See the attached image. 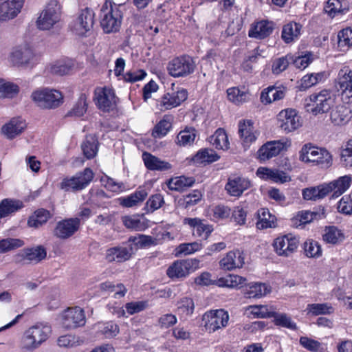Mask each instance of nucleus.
Instances as JSON below:
<instances>
[{
	"label": "nucleus",
	"mask_w": 352,
	"mask_h": 352,
	"mask_svg": "<svg viewBox=\"0 0 352 352\" xmlns=\"http://www.w3.org/2000/svg\"><path fill=\"white\" fill-rule=\"evenodd\" d=\"M96 327L98 332L107 338H111L116 336L120 331L118 325L111 321L104 323H98Z\"/></svg>",
	"instance_id": "nucleus-50"
},
{
	"label": "nucleus",
	"mask_w": 352,
	"mask_h": 352,
	"mask_svg": "<svg viewBox=\"0 0 352 352\" xmlns=\"http://www.w3.org/2000/svg\"><path fill=\"white\" fill-rule=\"evenodd\" d=\"M94 176L92 170L86 168L71 177L64 178L60 183V188L65 191H80L89 186Z\"/></svg>",
	"instance_id": "nucleus-9"
},
{
	"label": "nucleus",
	"mask_w": 352,
	"mask_h": 352,
	"mask_svg": "<svg viewBox=\"0 0 352 352\" xmlns=\"http://www.w3.org/2000/svg\"><path fill=\"white\" fill-rule=\"evenodd\" d=\"M210 139V143L217 149L226 150L229 148L228 138L223 129H218Z\"/></svg>",
	"instance_id": "nucleus-42"
},
{
	"label": "nucleus",
	"mask_w": 352,
	"mask_h": 352,
	"mask_svg": "<svg viewBox=\"0 0 352 352\" xmlns=\"http://www.w3.org/2000/svg\"><path fill=\"white\" fill-rule=\"evenodd\" d=\"M340 160L345 167H352V140H349L342 147Z\"/></svg>",
	"instance_id": "nucleus-61"
},
{
	"label": "nucleus",
	"mask_w": 352,
	"mask_h": 352,
	"mask_svg": "<svg viewBox=\"0 0 352 352\" xmlns=\"http://www.w3.org/2000/svg\"><path fill=\"white\" fill-rule=\"evenodd\" d=\"M52 333V328L47 324L37 323L28 328L23 333L21 346L27 351H33L38 349L47 341Z\"/></svg>",
	"instance_id": "nucleus-1"
},
{
	"label": "nucleus",
	"mask_w": 352,
	"mask_h": 352,
	"mask_svg": "<svg viewBox=\"0 0 352 352\" xmlns=\"http://www.w3.org/2000/svg\"><path fill=\"white\" fill-rule=\"evenodd\" d=\"M322 238L328 243L336 244L342 240L343 234L336 227L329 226L325 228Z\"/></svg>",
	"instance_id": "nucleus-53"
},
{
	"label": "nucleus",
	"mask_w": 352,
	"mask_h": 352,
	"mask_svg": "<svg viewBox=\"0 0 352 352\" xmlns=\"http://www.w3.org/2000/svg\"><path fill=\"white\" fill-rule=\"evenodd\" d=\"M272 317L274 322L277 326L285 327L292 330L297 329L296 324L292 321V318L285 314H279L273 311Z\"/></svg>",
	"instance_id": "nucleus-51"
},
{
	"label": "nucleus",
	"mask_w": 352,
	"mask_h": 352,
	"mask_svg": "<svg viewBox=\"0 0 352 352\" xmlns=\"http://www.w3.org/2000/svg\"><path fill=\"white\" fill-rule=\"evenodd\" d=\"M204 327L210 332L226 327L229 321V314L223 309L210 310L203 316Z\"/></svg>",
	"instance_id": "nucleus-13"
},
{
	"label": "nucleus",
	"mask_w": 352,
	"mask_h": 352,
	"mask_svg": "<svg viewBox=\"0 0 352 352\" xmlns=\"http://www.w3.org/2000/svg\"><path fill=\"white\" fill-rule=\"evenodd\" d=\"M304 252L308 258H318L322 255V249L318 241L309 239L304 243Z\"/></svg>",
	"instance_id": "nucleus-52"
},
{
	"label": "nucleus",
	"mask_w": 352,
	"mask_h": 352,
	"mask_svg": "<svg viewBox=\"0 0 352 352\" xmlns=\"http://www.w3.org/2000/svg\"><path fill=\"white\" fill-rule=\"evenodd\" d=\"M142 160L145 166L151 170L167 171L172 168V165L169 162L162 160L148 152L142 153Z\"/></svg>",
	"instance_id": "nucleus-28"
},
{
	"label": "nucleus",
	"mask_w": 352,
	"mask_h": 352,
	"mask_svg": "<svg viewBox=\"0 0 352 352\" xmlns=\"http://www.w3.org/2000/svg\"><path fill=\"white\" fill-rule=\"evenodd\" d=\"M302 30V25L290 22L283 27L281 37L286 43H290L298 39Z\"/></svg>",
	"instance_id": "nucleus-32"
},
{
	"label": "nucleus",
	"mask_w": 352,
	"mask_h": 352,
	"mask_svg": "<svg viewBox=\"0 0 352 352\" xmlns=\"http://www.w3.org/2000/svg\"><path fill=\"white\" fill-rule=\"evenodd\" d=\"M247 209L243 206H235L232 212V220L237 225L243 226L246 223Z\"/></svg>",
	"instance_id": "nucleus-62"
},
{
	"label": "nucleus",
	"mask_w": 352,
	"mask_h": 352,
	"mask_svg": "<svg viewBox=\"0 0 352 352\" xmlns=\"http://www.w3.org/2000/svg\"><path fill=\"white\" fill-rule=\"evenodd\" d=\"M297 217L300 224L309 223L314 220L321 219L325 217V210L324 208L320 207L316 210H303L299 212Z\"/></svg>",
	"instance_id": "nucleus-36"
},
{
	"label": "nucleus",
	"mask_w": 352,
	"mask_h": 352,
	"mask_svg": "<svg viewBox=\"0 0 352 352\" xmlns=\"http://www.w3.org/2000/svg\"><path fill=\"white\" fill-rule=\"evenodd\" d=\"M338 46L342 52H346L352 47V30L351 28H345L338 32Z\"/></svg>",
	"instance_id": "nucleus-45"
},
{
	"label": "nucleus",
	"mask_w": 352,
	"mask_h": 352,
	"mask_svg": "<svg viewBox=\"0 0 352 352\" xmlns=\"http://www.w3.org/2000/svg\"><path fill=\"white\" fill-rule=\"evenodd\" d=\"M188 93L186 89H181L177 91L164 94L158 102L157 106L161 111L170 109L179 106L187 99Z\"/></svg>",
	"instance_id": "nucleus-19"
},
{
	"label": "nucleus",
	"mask_w": 352,
	"mask_h": 352,
	"mask_svg": "<svg viewBox=\"0 0 352 352\" xmlns=\"http://www.w3.org/2000/svg\"><path fill=\"white\" fill-rule=\"evenodd\" d=\"M306 311L307 314L318 316L330 314L333 312V308L329 303H313L307 305Z\"/></svg>",
	"instance_id": "nucleus-47"
},
{
	"label": "nucleus",
	"mask_w": 352,
	"mask_h": 352,
	"mask_svg": "<svg viewBox=\"0 0 352 352\" xmlns=\"http://www.w3.org/2000/svg\"><path fill=\"white\" fill-rule=\"evenodd\" d=\"M31 98L41 109H56L63 102V96L60 91L47 87L35 90L32 92Z\"/></svg>",
	"instance_id": "nucleus-6"
},
{
	"label": "nucleus",
	"mask_w": 352,
	"mask_h": 352,
	"mask_svg": "<svg viewBox=\"0 0 352 352\" xmlns=\"http://www.w3.org/2000/svg\"><path fill=\"white\" fill-rule=\"evenodd\" d=\"M184 224L188 225L193 228V234L206 239L212 232V226L204 223L199 218H184Z\"/></svg>",
	"instance_id": "nucleus-27"
},
{
	"label": "nucleus",
	"mask_w": 352,
	"mask_h": 352,
	"mask_svg": "<svg viewBox=\"0 0 352 352\" xmlns=\"http://www.w3.org/2000/svg\"><path fill=\"white\" fill-rule=\"evenodd\" d=\"M243 253L240 250L228 252L219 261L220 268L231 271L243 267L245 261Z\"/></svg>",
	"instance_id": "nucleus-22"
},
{
	"label": "nucleus",
	"mask_w": 352,
	"mask_h": 352,
	"mask_svg": "<svg viewBox=\"0 0 352 352\" xmlns=\"http://www.w3.org/2000/svg\"><path fill=\"white\" fill-rule=\"evenodd\" d=\"M23 241L18 239L8 238L0 240V254L20 248L23 246Z\"/></svg>",
	"instance_id": "nucleus-63"
},
{
	"label": "nucleus",
	"mask_w": 352,
	"mask_h": 352,
	"mask_svg": "<svg viewBox=\"0 0 352 352\" xmlns=\"http://www.w3.org/2000/svg\"><path fill=\"white\" fill-rule=\"evenodd\" d=\"M299 342L300 345L311 352H324V348L320 342L308 337H300Z\"/></svg>",
	"instance_id": "nucleus-57"
},
{
	"label": "nucleus",
	"mask_w": 352,
	"mask_h": 352,
	"mask_svg": "<svg viewBox=\"0 0 352 352\" xmlns=\"http://www.w3.org/2000/svg\"><path fill=\"white\" fill-rule=\"evenodd\" d=\"M196 135V130L194 128H186L178 133L176 143L181 146H190L193 144Z\"/></svg>",
	"instance_id": "nucleus-44"
},
{
	"label": "nucleus",
	"mask_w": 352,
	"mask_h": 352,
	"mask_svg": "<svg viewBox=\"0 0 352 352\" xmlns=\"http://www.w3.org/2000/svg\"><path fill=\"white\" fill-rule=\"evenodd\" d=\"M349 10L346 0H328L324 7L325 12L331 18L343 14Z\"/></svg>",
	"instance_id": "nucleus-35"
},
{
	"label": "nucleus",
	"mask_w": 352,
	"mask_h": 352,
	"mask_svg": "<svg viewBox=\"0 0 352 352\" xmlns=\"http://www.w3.org/2000/svg\"><path fill=\"white\" fill-rule=\"evenodd\" d=\"M19 90L16 85L0 79V98H11L16 94Z\"/></svg>",
	"instance_id": "nucleus-59"
},
{
	"label": "nucleus",
	"mask_w": 352,
	"mask_h": 352,
	"mask_svg": "<svg viewBox=\"0 0 352 352\" xmlns=\"http://www.w3.org/2000/svg\"><path fill=\"white\" fill-rule=\"evenodd\" d=\"M81 147L86 158H94L98 153V141L92 136H87Z\"/></svg>",
	"instance_id": "nucleus-48"
},
{
	"label": "nucleus",
	"mask_w": 352,
	"mask_h": 352,
	"mask_svg": "<svg viewBox=\"0 0 352 352\" xmlns=\"http://www.w3.org/2000/svg\"><path fill=\"white\" fill-rule=\"evenodd\" d=\"M299 160L306 163H314L323 168H329L332 164L331 155L327 150L311 144H306L302 147L299 152Z\"/></svg>",
	"instance_id": "nucleus-3"
},
{
	"label": "nucleus",
	"mask_w": 352,
	"mask_h": 352,
	"mask_svg": "<svg viewBox=\"0 0 352 352\" xmlns=\"http://www.w3.org/2000/svg\"><path fill=\"white\" fill-rule=\"evenodd\" d=\"M351 118V110L344 105L336 106L330 113V119L335 125H344Z\"/></svg>",
	"instance_id": "nucleus-31"
},
{
	"label": "nucleus",
	"mask_w": 352,
	"mask_h": 352,
	"mask_svg": "<svg viewBox=\"0 0 352 352\" xmlns=\"http://www.w3.org/2000/svg\"><path fill=\"white\" fill-rule=\"evenodd\" d=\"M171 126V122L169 120L164 118L155 125L153 131L152 135L154 138H160L162 137H164L169 131Z\"/></svg>",
	"instance_id": "nucleus-64"
},
{
	"label": "nucleus",
	"mask_w": 352,
	"mask_h": 352,
	"mask_svg": "<svg viewBox=\"0 0 352 352\" xmlns=\"http://www.w3.org/2000/svg\"><path fill=\"white\" fill-rule=\"evenodd\" d=\"M329 194L326 184L307 188L302 190V197L305 200L317 201L324 198Z\"/></svg>",
	"instance_id": "nucleus-34"
},
{
	"label": "nucleus",
	"mask_w": 352,
	"mask_h": 352,
	"mask_svg": "<svg viewBox=\"0 0 352 352\" xmlns=\"http://www.w3.org/2000/svg\"><path fill=\"white\" fill-rule=\"evenodd\" d=\"M195 66V63L191 56L183 55L170 60L167 69L171 76L179 78L187 76L193 73Z\"/></svg>",
	"instance_id": "nucleus-10"
},
{
	"label": "nucleus",
	"mask_w": 352,
	"mask_h": 352,
	"mask_svg": "<svg viewBox=\"0 0 352 352\" xmlns=\"http://www.w3.org/2000/svg\"><path fill=\"white\" fill-rule=\"evenodd\" d=\"M194 183L195 179L193 177L180 176L169 179L167 186L171 190L183 191L186 188L192 186Z\"/></svg>",
	"instance_id": "nucleus-37"
},
{
	"label": "nucleus",
	"mask_w": 352,
	"mask_h": 352,
	"mask_svg": "<svg viewBox=\"0 0 352 352\" xmlns=\"http://www.w3.org/2000/svg\"><path fill=\"white\" fill-rule=\"evenodd\" d=\"M148 193L145 189H140L134 193L122 198L120 204L124 207H133L139 203L142 202L146 197Z\"/></svg>",
	"instance_id": "nucleus-43"
},
{
	"label": "nucleus",
	"mask_w": 352,
	"mask_h": 352,
	"mask_svg": "<svg viewBox=\"0 0 352 352\" xmlns=\"http://www.w3.org/2000/svg\"><path fill=\"white\" fill-rule=\"evenodd\" d=\"M280 128L286 133L294 131L302 124L300 116L294 109L282 110L278 116Z\"/></svg>",
	"instance_id": "nucleus-15"
},
{
	"label": "nucleus",
	"mask_w": 352,
	"mask_h": 352,
	"mask_svg": "<svg viewBox=\"0 0 352 352\" xmlns=\"http://www.w3.org/2000/svg\"><path fill=\"white\" fill-rule=\"evenodd\" d=\"M351 183V177L344 175L325 184L326 187L329 188V193L332 192V197L336 198L342 195L349 188Z\"/></svg>",
	"instance_id": "nucleus-30"
},
{
	"label": "nucleus",
	"mask_w": 352,
	"mask_h": 352,
	"mask_svg": "<svg viewBox=\"0 0 352 352\" xmlns=\"http://www.w3.org/2000/svg\"><path fill=\"white\" fill-rule=\"evenodd\" d=\"M94 100L97 107L104 112H109L116 107L114 91L109 87H97L94 91Z\"/></svg>",
	"instance_id": "nucleus-12"
},
{
	"label": "nucleus",
	"mask_w": 352,
	"mask_h": 352,
	"mask_svg": "<svg viewBox=\"0 0 352 352\" xmlns=\"http://www.w3.org/2000/svg\"><path fill=\"white\" fill-rule=\"evenodd\" d=\"M285 147L282 141H271L263 144L258 150V155L261 160L265 161L277 156Z\"/></svg>",
	"instance_id": "nucleus-23"
},
{
	"label": "nucleus",
	"mask_w": 352,
	"mask_h": 352,
	"mask_svg": "<svg viewBox=\"0 0 352 352\" xmlns=\"http://www.w3.org/2000/svg\"><path fill=\"white\" fill-rule=\"evenodd\" d=\"M131 248L113 247L106 252V260L108 262L121 263L129 260L131 256Z\"/></svg>",
	"instance_id": "nucleus-29"
},
{
	"label": "nucleus",
	"mask_w": 352,
	"mask_h": 352,
	"mask_svg": "<svg viewBox=\"0 0 352 352\" xmlns=\"http://www.w3.org/2000/svg\"><path fill=\"white\" fill-rule=\"evenodd\" d=\"M274 24L272 22L261 20L253 23L248 32L250 38L263 39L269 36L273 32Z\"/></svg>",
	"instance_id": "nucleus-24"
},
{
	"label": "nucleus",
	"mask_w": 352,
	"mask_h": 352,
	"mask_svg": "<svg viewBox=\"0 0 352 352\" xmlns=\"http://www.w3.org/2000/svg\"><path fill=\"white\" fill-rule=\"evenodd\" d=\"M270 292L269 287L263 283H254L250 285L245 292V296L249 298H259Z\"/></svg>",
	"instance_id": "nucleus-49"
},
{
	"label": "nucleus",
	"mask_w": 352,
	"mask_h": 352,
	"mask_svg": "<svg viewBox=\"0 0 352 352\" xmlns=\"http://www.w3.org/2000/svg\"><path fill=\"white\" fill-rule=\"evenodd\" d=\"M258 221L256 227L258 229H267L276 226V218L272 215L267 208H261L257 212Z\"/></svg>",
	"instance_id": "nucleus-33"
},
{
	"label": "nucleus",
	"mask_w": 352,
	"mask_h": 352,
	"mask_svg": "<svg viewBox=\"0 0 352 352\" xmlns=\"http://www.w3.org/2000/svg\"><path fill=\"white\" fill-rule=\"evenodd\" d=\"M23 206V203L19 200L5 199L0 203V218H3L12 214Z\"/></svg>",
	"instance_id": "nucleus-39"
},
{
	"label": "nucleus",
	"mask_w": 352,
	"mask_h": 352,
	"mask_svg": "<svg viewBox=\"0 0 352 352\" xmlns=\"http://www.w3.org/2000/svg\"><path fill=\"white\" fill-rule=\"evenodd\" d=\"M80 219L78 217L65 219L57 222L54 234L58 239H67L80 228Z\"/></svg>",
	"instance_id": "nucleus-17"
},
{
	"label": "nucleus",
	"mask_w": 352,
	"mask_h": 352,
	"mask_svg": "<svg viewBox=\"0 0 352 352\" xmlns=\"http://www.w3.org/2000/svg\"><path fill=\"white\" fill-rule=\"evenodd\" d=\"M323 78L322 73L311 74L304 76L301 79L300 90H306L320 82Z\"/></svg>",
	"instance_id": "nucleus-58"
},
{
	"label": "nucleus",
	"mask_w": 352,
	"mask_h": 352,
	"mask_svg": "<svg viewBox=\"0 0 352 352\" xmlns=\"http://www.w3.org/2000/svg\"><path fill=\"white\" fill-rule=\"evenodd\" d=\"M9 58L14 65L23 68H32L40 60V55L26 44L13 48Z\"/></svg>",
	"instance_id": "nucleus-5"
},
{
	"label": "nucleus",
	"mask_w": 352,
	"mask_h": 352,
	"mask_svg": "<svg viewBox=\"0 0 352 352\" xmlns=\"http://www.w3.org/2000/svg\"><path fill=\"white\" fill-rule=\"evenodd\" d=\"M122 19L120 5L111 0H106L101 7L100 22L105 33L116 32L119 30Z\"/></svg>",
	"instance_id": "nucleus-2"
},
{
	"label": "nucleus",
	"mask_w": 352,
	"mask_h": 352,
	"mask_svg": "<svg viewBox=\"0 0 352 352\" xmlns=\"http://www.w3.org/2000/svg\"><path fill=\"white\" fill-rule=\"evenodd\" d=\"M94 24V12L90 8L82 10L72 24L73 31L78 35L84 36L90 32Z\"/></svg>",
	"instance_id": "nucleus-14"
},
{
	"label": "nucleus",
	"mask_w": 352,
	"mask_h": 352,
	"mask_svg": "<svg viewBox=\"0 0 352 352\" xmlns=\"http://www.w3.org/2000/svg\"><path fill=\"white\" fill-rule=\"evenodd\" d=\"M298 245L299 239L292 234L278 236L273 242L275 252L283 257L291 256L297 250Z\"/></svg>",
	"instance_id": "nucleus-11"
},
{
	"label": "nucleus",
	"mask_w": 352,
	"mask_h": 352,
	"mask_svg": "<svg viewBox=\"0 0 352 352\" xmlns=\"http://www.w3.org/2000/svg\"><path fill=\"white\" fill-rule=\"evenodd\" d=\"M26 128L25 120L20 118H14L1 127V133L10 140L20 135Z\"/></svg>",
	"instance_id": "nucleus-26"
},
{
	"label": "nucleus",
	"mask_w": 352,
	"mask_h": 352,
	"mask_svg": "<svg viewBox=\"0 0 352 352\" xmlns=\"http://www.w3.org/2000/svg\"><path fill=\"white\" fill-rule=\"evenodd\" d=\"M47 252L45 248L38 246L28 249L22 254L24 261L37 263L46 257Z\"/></svg>",
	"instance_id": "nucleus-41"
},
{
	"label": "nucleus",
	"mask_w": 352,
	"mask_h": 352,
	"mask_svg": "<svg viewBox=\"0 0 352 352\" xmlns=\"http://www.w3.org/2000/svg\"><path fill=\"white\" fill-rule=\"evenodd\" d=\"M195 309L193 300L190 298L184 297L177 302V311L184 316H189L192 314Z\"/></svg>",
	"instance_id": "nucleus-56"
},
{
	"label": "nucleus",
	"mask_w": 352,
	"mask_h": 352,
	"mask_svg": "<svg viewBox=\"0 0 352 352\" xmlns=\"http://www.w3.org/2000/svg\"><path fill=\"white\" fill-rule=\"evenodd\" d=\"M248 310L254 318H267L273 316L272 307L267 305H252L248 307Z\"/></svg>",
	"instance_id": "nucleus-55"
},
{
	"label": "nucleus",
	"mask_w": 352,
	"mask_h": 352,
	"mask_svg": "<svg viewBox=\"0 0 352 352\" xmlns=\"http://www.w3.org/2000/svg\"><path fill=\"white\" fill-rule=\"evenodd\" d=\"M228 98L232 103L240 105L250 100V93L238 87H231L227 90Z\"/></svg>",
	"instance_id": "nucleus-40"
},
{
	"label": "nucleus",
	"mask_w": 352,
	"mask_h": 352,
	"mask_svg": "<svg viewBox=\"0 0 352 352\" xmlns=\"http://www.w3.org/2000/svg\"><path fill=\"white\" fill-rule=\"evenodd\" d=\"M250 186L251 182L248 178L233 175L228 178L225 189L230 196L239 197Z\"/></svg>",
	"instance_id": "nucleus-21"
},
{
	"label": "nucleus",
	"mask_w": 352,
	"mask_h": 352,
	"mask_svg": "<svg viewBox=\"0 0 352 352\" xmlns=\"http://www.w3.org/2000/svg\"><path fill=\"white\" fill-rule=\"evenodd\" d=\"M50 217V211L43 208L38 209L29 217L28 225L29 227L37 228L45 224Z\"/></svg>",
	"instance_id": "nucleus-38"
},
{
	"label": "nucleus",
	"mask_w": 352,
	"mask_h": 352,
	"mask_svg": "<svg viewBox=\"0 0 352 352\" xmlns=\"http://www.w3.org/2000/svg\"><path fill=\"white\" fill-rule=\"evenodd\" d=\"M197 264L195 259L177 261L167 269L166 274L172 279L185 277L194 271V266Z\"/></svg>",
	"instance_id": "nucleus-18"
},
{
	"label": "nucleus",
	"mask_w": 352,
	"mask_h": 352,
	"mask_svg": "<svg viewBox=\"0 0 352 352\" xmlns=\"http://www.w3.org/2000/svg\"><path fill=\"white\" fill-rule=\"evenodd\" d=\"M82 341L75 335L67 334L60 336L57 340V344L61 347H74L80 345Z\"/></svg>",
	"instance_id": "nucleus-60"
},
{
	"label": "nucleus",
	"mask_w": 352,
	"mask_h": 352,
	"mask_svg": "<svg viewBox=\"0 0 352 352\" xmlns=\"http://www.w3.org/2000/svg\"><path fill=\"white\" fill-rule=\"evenodd\" d=\"M239 135L245 148L256 142L259 132L254 127V123L250 120H241L238 124Z\"/></svg>",
	"instance_id": "nucleus-20"
},
{
	"label": "nucleus",
	"mask_w": 352,
	"mask_h": 352,
	"mask_svg": "<svg viewBox=\"0 0 352 352\" xmlns=\"http://www.w3.org/2000/svg\"><path fill=\"white\" fill-rule=\"evenodd\" d=\"M306 102L307 111L316 116L327 112L333 107L335 96L330 91L324 89L310 95Z\"/></svg>",
	"instance_id": "nucleus-4"
},
{
	"label": "nucleus",
	"mask_w": 352,
	"mask_h": 352,
	"mask_svg": "<svg viewBox=\"0 0 352 352\" xmlns=\"http://www.w3.org/2000/svg\"><path fill=\"white\" fill-rule=\"evenodd\" d=\"M286 92L287 88L284 86H270L261 91L260 100L263 104H268L284 98Z\"/></svg>",
	"instance_id": "nucleus-25"
},
{
	"label": "nucleus",
	"mask_w": 352,
	"mask_h": 352,
	"mask_svg": "<svg viewBox=\"0 0 352 352\" xmlns=\"http://www.w3.org/2000/svg\"><path fill=\"white\" fill-rule=\"evenodd\" d=\"M87 97L85 94L80 96L74 107L67 113L68 116L81 117L87 111Z\"/></svg>",
	"instance_id": "nucleus-54"
},
{
	"label": "nucleus",
	"mask_w": 352,
	"mask_h": 352,
	"mask_svg": "<svg viewBox=\"0 0 352 352\" xmlns=\"http://www.w3.org/2000/svg\"><path fill=\"white\" fill-rule=\"evenodd\" d=\"M338 78V91L342 100L345 103L352 102V67H344L340 70Z\"/></svg>",
	"instance_id": "nucleus-16"
},
{
	"label": "nucleus",
	"mask_w": 352,
	"mask_h": 352,
	"mask_svg": "<svg viewBox=\"0 0 352 352\" xmlns=\"http://www.w3.org/2000/svg\"><path fill=\"white\" fill-rule=\"evenodd\" d=\"M60 6L58 1L50 0L36 21L38 28L43 30H50L60 21Z\"/></svg>",
	"instance_id": "nucleus-8"
},
{
	"label": "nucleus",
	"mask_w": 352,
	"mask_h": 352,
	"mask_svg": "<svg viewBox=\"0 0 352 352\" xmlns=\"http://www.w3.org/2000/svg\"><path fill=\"white\" fill-rule=\"evenodd\" d=\"M59 323L65 330H74L86 324V316L82 308L78 306L67 307L59 314Z\"/></svg>",
	"instance_id": "nucleus-7"
},
{
	"label": "nucleus",
	"mask_w": 352,
	"mask_h": 352,
	"mask_svg": "<svg viewBox=\"0 0 352 352\" xmlns=\"http://www.w3.org/2000/svg\"><path fill=\"white\" fill-rule=\"evenodd\" d=\"M219 156L212 149L205 148L200 150L194 156L193 161L197 164L212 163L217 161Z\"/></svg>",
	"instance_id": "nucleus-46"
}]
</instances>
